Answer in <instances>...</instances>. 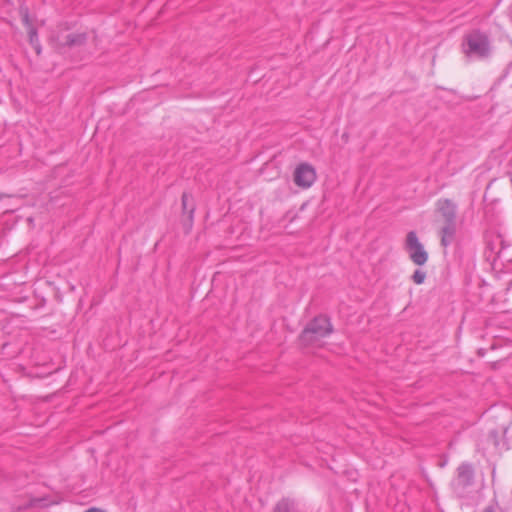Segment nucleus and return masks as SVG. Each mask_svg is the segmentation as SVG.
<instances>
[{"label":"nucleus","instance_id":"nucleus-15","mask_svg":"<svg viewBox=\"0 0 512 512\" xmlns=\"http://www.w3.org/2000/svg\"><path fill=\"white\" fill-rule=\"evenodd\" d=\"M86 512H105V511L102 509L96 508V507H91Z\"/></svg>","mask_w":512,"mask_h":512},{"label":"nucleus","instance_id":"nucleus-5","mask_svg":"<svg viewBox=\"0 0 512 512\" xmlns=\"http://www.w3.org/2000/svg\"><path fill=\"white\" fill-rule=\"evenodd\" d=\"M316 180V171L308 163L299 164L294 171V182L302 188H309Z\"/></svg>","mask_w":512,"mask_h":512},{"label":"nucleus","instance_id":"nucleus-10","mask_svg":"<svg viewBox=\"0 0 512 512\" xmlns=\"http://www.w3.org/2000/svg\"><path fill=\"white\" fill-rule=\"evenodd\" d=\"M295 502L289 498H283L273 508L272 512H292Z\"/></svg>","mask_w":512,"mask_h":512},{"label":"nucleus","instance_id":"nucleus-3","mask_svg":"<svg viewBox=\"0 0 512 512\" xmlns=\"http://www.w3.org/2000/svg\"><path fill=\"white\" fill-rule=\"evenodd\" d=\"M333 332L330 319L325 315L314 317L301 333V340L305 344H311L321 338L327 337Z\"/></svg>","mask_w":512,"mask_h":512},{"label":"nucleus","instance_id":"nucleus-9","mask_svg":"<svg viewBox=\"0 0 512 512\" xmlns=\"http://www.w3.org/2000/svg\"><path fill=\"white\" fill-rule=\"evenodd\" d=\"M457 478L463 487L470 486L474 480L473 466L470 463H462L457 468Z\"/></svg>","mask_w":512,"mask_h":512},{"label":"nucleus","instance_id":"nucleus-12","mask_svg":"<svg viewBox=\"0 0 512 512\" xmlns=\"http://www.w3.org/2000/svg\"><path fill=\"white\" fill-rule=\"evenodd\" d=\"M19 14L27 30L30 29V27H34L29 17V8L26 5H21L19 7Z\"/></svg>","mask_w":512,"mask_h":512},{"label":"nucleus","instance_id":"nucleus-7","mask_svg":"<svg viewBox=\"0 0 512 512\" xmlns=\"http://www.w3.org/2000/svg\"><path fill=\"white\" fill-rule=\"evenodd\" d=\"M182 202V209H183V215H184V226L187 231H189L192 227L193 218H194V212H195V205L193 202V197L184 192L181 197Z\"/></svg>","mask_w":512,"mask_h":512},{"label":"nucleus","instance_id":"nucleus-11","mask_svg":"<svg viewBox=\"0 0 512 512\" xmlns=\"http://www.w3.org/2000/svg\"><path fill=\"white\" fill-rule=\"evenodd\" d=\"M29 42L34 47L37 54L41 52V46L39 44L38 33L35 27L28 29Z\"/></svg>","mask_w":512,"mask_h":512},{"label":"nucleus","instance_id":"nucleus-17","mask_svg":"<svg viewBox=\"0 0 512 512\" xmlns=\"http://www.w3.org/2000/svg\"><path fill=\"white\" fill-rule=\"evenodd\" d=\"M483 512H496L493 506L485 507Z\"/></svg>","mask_w":512,"mask_h":512},{"label":"nucleus","instance_id":"nucleus-6","mask_svg":"<svg viewBox=\"0 0 512 512\" xmlns=\"http://www.w3.org/2000/svg\"><path fill=\"white\" fill-rule=\"evenodd\" d=\"M509 247L510 244L501 235H494L487 240L485 253L489 256H501Z\"/></svg>","mask_w":512,"mask_h":512},{"label":"nucleus","instance_id":"nucleus-8","mask_svg":"<svg viewBox=\"0 0 512 512\" xmlns=\"http://www.w3.org/2000/svg\"><path fill=\"white\" fill-rule=\"evenodd\" d=\"M405 247L409 256H427L423 245L420 243L414 231H410L407 234Z\"/></svg>","mask_w":512,"mask_h":512},{"label":"nucleus","instance_id":"nucleus-4","mask_svg":"<svg viewBox=\"0 0 512 512\" xmlns=\"http://www.w3.org/2000/svg\"><path fill=\"white\" fill-rule=\"evenodd\" d=\"M51 42L53 47L62 51L64 48H75L81 47L87 42V34L86 33H70L63 34L62 32H58L51 36Z\"/></svg>","mask_w":512,"mask_h":512},{"label":"nucleus","instance_id":"nucleus-14","mask_svg":"<svg viewBox=\"0 0 512 512\" xmlns=\"http://www.w3.org/2000/svg\"><path fill=\"white\" fill-rule=\"evenodd\" d=\"M414 263L421 266V265H424L427 258H412Z\"/></svg>","mask_w":512,"mask_h":512},{"label":"nucleus","instance_id":"nucleus-13","mask_svg":"<svg viewBox=\"0 0 512 512\" xmlns=\"http://www.w3.org/2000/svg\"><path fill=\"white\" fill-rule=\"evenodd\" d=\"M426 278V273L420 269L415 270L412 275V280L416 284H422Z\"/></svg>","mask_w":512,"mask_h":512},{"label":"nucleus","instance_id":"nucleus-1","mask_svg":"<svg viewBox=\"0 0 512 512\" xmlns=\"http://www.w3.org/2000/svg\"><path fill=\"white\" fill-rule=\"evenodd\" d=\"M462 51L469 58H488L491 54L489 37L479 30L466 34L462 42Z\"/></svg>","mask_w":512,"mask_h":512},{"label":"nucleus","instance_id":"nucleus-2","mask_svg":"<svg viewBox=\"0 0 512 512\" xmlns=\"http://www.w3.org/2000/svg\"><path fill=\"white\" fill-rule=\"evenodd\" d=\"M438 210L445 220V225L441 229V244L446 247L454 240L456 232V205L449 199L439 200Z\"/></svg>","mask_w":512,"mask_h":512},{"label":"nucleus","instance_id":"nucleus-16","mask_svg":"<svg viewBox=\"0 0 512 512\" xmlns=\"http://www.w3.org/2000/svg\"><path fill=\"white\" fill-rule=\"evenodd\" d=\"M42 500L41 499H34V500H31L30 502V506L34 507V506H37V504L39 502H41Z\"/></svg>","mask_w":512,"mask_h":512}]
</instances>
